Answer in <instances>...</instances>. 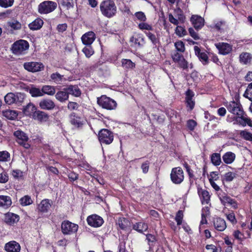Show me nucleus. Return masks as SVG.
Instances as JSON below:
<instances>
[{"instance_id":"1","label":"nucleus","mask_w":252,"mask_h":252,"mask_svg":"<svg viewBox=\"0 0 252 252\" xmlns=\"http://www.w3.org/2000/svg\"><path fill=\"white\" fill-rule=\"evenodd\" d=\"M102 14L108 18L114 16L117 13V7L113 0H104L100 4Z\"/></svg>"},{"instance_id":"2","label":"nucleus","mask_w":252,"mask_h":252,"mask_svg":"<svg viewBox=\"0 0 252 252\" xmlns=\"http://www.w3.org/2000/svg\"><path fill=\"white\" fill-rule=\"evenodd\" d=\"M29 47V43L27 40L19 39L12 44L11 50L15 55H24L27 53Z\"/></svg>"},{"instance_id":"3","label":"nucleus","mask_w":252,"mask_h":252,"mask_svg":"<svg viewBox=\"0 0 252 252\" xmlns=\"http://www.w3.org/2000/svg\"><path fill=\"white\" fill-rule=\"evenodd\" d=\"M97 103L99 106L108 110H115L117 106L115 100L106 95H102L97 97Z\"/></svg>"},{"instance_id":"4","label":"nucleus","mask_w":252,"mask_h":252,"mask_svg":"<svg viewBox=\"0 0 252 252\" xmlns=\"http://www.w3.org/2000/svg\"><path fill=\"white\" fill-rule=\"evenodd\" d=\"M98 139L101 145H109L113 141L114 133L110 130L102 128L98 132Z\"/></svg>"},{"instance_id":"5","label":"nucleus","mask_w":252,"mask_h":252,"mask_svg":"<svg viewBox=\"0 0 252 252\" xmlns=\"http://www.w3.org/2000/svg\"><path fill=\"white\" fill-rule=\"evenodd\" d=\"M182 165L188 175L189 181L190 183H193L194 181L202 178V170L201 168L196 167L194 171L191 169L190 166L188 163L185 161L183 162Z\"/></svg>"},{"instance_id":"6","label":"nucleus","mask_w":252,"mask_h":252,"mask_svg":"<svg viewBox=\"0 0 252 252\" xmlns=\"http://www.w3.org/2000/svg\"><path fill=\"white\" fill-rule=\"evenodd\" d=\"M57 3L51 0H45L38 6V12L40 14H47L54 11L57 7Z\"/></svg>"},{"instance_id":"7","label":"nucleus","mask_w":252,"mask_h":252,"mask_svg":"<svg viewBox=\"0 0 252 252\" xmlns=\"http://www.w3.org/2000/svg\"><path fill=\"white\" fill-rule=\"evenodd\" d=\"M171 182L175 185L181 184L184 180V172L182 168L180 167H174L171 169L170 175Z\"/></svg>"},{"instance_id":"8","label":"nucleus","mask_w":252,"mask_h":252,"mask_svg":"<svg viewBox=\"0 0 252 252\" xmlns=\"http://www.w3.org/2000/svg\"><path fill=\"white\" fill-rule=\"evenodd\" d=\"M174 12L178 19L175 18L172 13H169L168 14L169 21L174 25L184 24L186 21V16L184 14L183 11L180 7H177L174 9Z\"/></svg>"},{"instance_id":"9","label":"nucleus","mask_w":252,"mask_h":252,"mask_svg":"<svg viewBox=\"0 0 252 252\" xmlns=\"http://www.w3.org/2000/svg\"><path fill=\"white\" fill-rule=\"evenodd\" d=\"M13 135L16 138V141L20 145L23 146L26 149H29L31 145L27 143L29 140L27 133L21 130H17L14 132Z\"/></svg>"},{"instance_id":"10","label":"nucleus","mask_w":252,"mask_h":252,"mask_svg":"<svg viewBox=\"0 0 252 252\" xmlns=\"http://www.w3.org/2000/svg\"><path fill=\"white\" fill-rule=\"evenodd\" d=\"M227 110L233 115H236L237 117L242 114L244 111L243 107L239 102H236L234 100L227 102L225 105Z\"/></svg>"},{"instance_id":"11","label":"nucleus","mask_w":252,"mask_h":252,"mask_svg":"<svg viewBox=\"0 0 252 252\" xmlns=\"http://www.w3.org/2000/svg\"><path fill=\"white\" fill-rule=\"evenodd\" d=\"M185 102L188 111H192L195 105V101L194 98V93L190 89H188L185 92Z\"/></svg>"},{"instance_id":"12","label":"nucleus","mask_w":252,"mask_h":252,"mask_svg":"<svg viewBox=\"0 0 252 252\" xmlns=\"http://www.w3.org/2000/svg\"><path fill=\"white\" fill-rule=\"evenodd\" d=\"M78 225L68 220L63 221L61 225V229L64 234L70 235L77 232Z\"/></svg>"},{"instance_id":"13","label":"nucleus","mask_w":252,"mask_h":252,"mask_svg":"<svg viewBox=\"0 0 252 252\" xmlns=\"http://www.w3.org/2000/svg\"><path fill=\"white\" fill-rule=\"evenodd\" d=\"M129 42L131 46H134L137 48H141L145 44L146 41L142 34L136 33L130 38Z\"/></svg>"},{"instance_id":"14","label":"nucleus","mask_w":252,"mask_h":252,"mask_svg":"<svg viewBox=\"0 0 252 252\" xmlns=\"http://www.w3.org/2000/svg\"><path fill=\"white\" fill-rule=\"evenodd\" d=\"M216 48L218 50V53L223 56L230 54L233 50V46L226 42H218L215 44Z\"/></svg>"},{"instance_id":"15","label":"nucleus","mask_w":252,"mask_h":252,"mask_svg":"<svg viewBox=\"0 0 252 252\" xmlns=\"http://www.w3.org/2000/svg\"><path fill=\"white\" fill-rule=\"evenodd\" d=\"M24 67L28 71L35 72L43 70L44 69V65L41 63L27 62L24 63Z\"/></svg>"},{"instance_id":"16","label":"nucleus","mask_w":252,"mask_h":252,"mask_svg":"<svg viewBox=\"0 0 252 252\" xmlns=\"http://www.w3.org/2000/svg\"><path fill=\"white\" fill-rule=\"evenodd\" d=\"M87 220L88 224L94 227H98L101 226L104 222L102 218L96 215H92L89 216Z\"/></svg>"},{"instance_id":"17","label":"nucleus","mask_w":252,"mask_h":252,"mask_svg":"<svg viewBox=\"0 0 252 252\" xmlns=\"http://www.w3.org/2000/svg\"><path fill=\"white\" fill-rule=\"evenodd\" d=\"M190 21L194 29L198 31L202 29L204 25V19L198 15H192Z\"/></svg>"},{"instance_id":"18","label":"nucleus","mask_w":252,"mask_h":252,"mask_svg":"<svg viewBox=\"0 0 252 252\" xmlns=\"http://www.w3.org/2000/svg\"><path fill=\"white\" fill-rule=\"evenodd\" d=\"M55 102L49 98H43L39 102V107L42 110H52L55 108Z\"/></svg>"},{"instance_id":"19","label":"nucleus","mask_w":252,"mask_h":252,"mask_svg":"<svg viewBox=\"0 0 252 252\" xmlns=\"http://www.w3.org/2000/svg\"><path fill=\"white\" fill-rule=\"evenodd\" d=\"M236 121L241 126H245L247 125L252 127V121L248 117L244 111L239 116L236 117Z\"/></svg>"},{"instance_id":"20","label":"nucleus","mask_w":252,"mask_h":252,"mask_svg":"<svg viewBox=\"0 0 252 252\" xmlns=\"http://www.w3.org/2000/svg\"><path fill=\"white\" fill-rule=\"evenodd\" d=\"M96 36L94 32L90 31L86 32L81 37V40L83 44L90 46L95 39Z\"/></svg>"},{"instance_id":"21","label":"nucleus","mask_w":252,"mask_h":252,"mask_svg":"<svg viewBox=\"0 0 252 252\" xmlns=\"http://www.w3.org/2000/svg\"><path fill=\"white\" fill-rule=\"evenodd\" d=\"M194 50L195 55L203 65H207L209 63V58L206 53L201 52L199 47L197 46L194 47Z\"/></svg>"},{"instance_id":"22","label":"nucleus","mask_w":252,"mask_h":252,"mask_svg":"<svg viewBox=\"0 0 252 252\" xmlns=\"http://www.w3.org/2000/svg\"><path fill=\"white\" fill-rule=\"evenodd\" d=\"M4 250L7 252H19L21 247L18 243L15 241H11L5 245Z\"/></svg>"},{"instance_id":"23","label":"nucleus","mask_w":252,"mask_h":252,"mask_svg":"<svg viewBox=\"0 0 252 252\" xmlns=\"http://www.w3.org/2000/svg\"><path fill=\"white\" fill-rule=\"evenodd\" d=\"M4 222L9 225H14L19 220V216L12 213H8L5 215Z\"/></svg>"},{"instance_id":"24","label":"nucleus","mask_w":252,"mask_h":252,"mask_svg":"<svg viewBox=\"0 0 252 252\" xmlns=\"http://www.w3.org/2000/svg\"><path fill=\"white\" fill-rule=\"evenodd\" d=\"M69 118L71 124L74 126L80 127L83 125L82 118L79 116L76 113L72 112L69 115Z\"/></svg>"},{"instance_id":"25","label":"nucleus","mask_w":252,"mask_h":252,"mask_svg":"<svg viewBox=\"0 0 252 252\" xmlns=\"http://www.w3.org/2000/svg\"><path fill=\"white\" fill-rule=\"evenodd\" d=\"M214 226L216 230L220 231H222L226 228L225 221L220 218H217L214 219Z\"/></svg>"},{"instance_id":"26","label":"nucleus","mask_w":252,"mask_h":252,"mask_svg":"<svg viewBox=\"0 0 252 252\" xmlns=\"http://www.w3.org/2000/svg\"><path fill=\"white\" fill-rule=\"evenodd\" d=\"M239 62L245 65L250 64L252 60V55L248 52H242L239 55Z\"/></svg>"},{"instance_id":"27","label":"nucleus","mask_w":252,"mask_h":252,"mask_svg":"<svg viewBox=\"0 0 252 252\" xmlns=\"http://www.w3.org/2000/svg\"><path fill=\"white\" fill-rule=\"evenodd\" d=\"M36 106L31 102H30L26 106L23 107V112L24 114L28 116H32L33 117L34 113L36 111Z\"/></svg>"},{"instance_id":"28","label":"nucleus","mask_w":252,"mask_h":252,"mask_svg":"<svg viewBox=\"0 0 252 252\" xmlns=\"http://www.w3.org/2000/svg\"><path fill=\"white\" fill-rule=\"evenodd\" d=\"M55 94L56 98L61 102H64L67 100L69 98V95L65 88H63V90L58 91Z\"/></svg>"},{"instance_id":"29","label":"nucleus","mask_w":252,"mask_h":252,"mask_svg":"<svg viewBox=\"0 0 252 252\" xmlns=\"http://www.w3.org/2000/svg\"><path fill=\"white\" fill-rule=\"evenodd\" d=\"M49 118V116L47 113L40 110H36L33 117L34 119L37 120L40 122H46L48 120Z\"/></svg>"},{"instance_id":"30","label":"nucleus","mask_w":252,"mask_h":252,"mask_svg":"<svg viewBox=\"0 0 252 252\" xmlns=\"http://www.w3.org/2000/svg\"><path fill=\"white\" fill-rule=\"evenodd\" d=\"M65 90L67 91L68 95L71 94L75 97H79L81 94V91L76 85H70L66 87Z\"/></svg>"},{"instance_id":"31","label":"nucleus","mask_w":252,"mask_h":252,"mask_svg":"<svg viewBox=\"0 0 252 252\" xmlns=\"http://www.w3.org/2000/svg\"><path fill=\"white\" fill-rule=\"evenodd\" d=\"M14 99V104L16 106H22L26 99V95L24 93H15Z\"/></svg>"},{"instance_id":"32","label":"nucleus","mask_w":252,"mask_h":252,"mask_svg":"<svg viewBox=\"0 0 252 252\" xmlns=\"http://www.w3.org/2000/svg\"><path fill=\"white\" fill-rule=\"evenodd\" d=\"M43 23V21L41 19L37 18L29 24V27L32 31L38 30L42 28Z\"/></svg>"},{"instance_id":"33","label":"nucleus","mask_w":252,"mask_h":252,"mask_svg":"<svg viewBox=\"0 0 252 252\" xmlns=\"http://www.w3.org/2000/svg\"><path fill=\"white\" fill-rule=\"evenodd\" d=\"M117 223L119 227L123 230L128 231L130 230L131 223L130 221L126 218H120Z\"/></svg>"},{"instance_id":"34","label":"nucleus","mask_w":252,"mask_h":252,"mask_svg":"<svg viewBox=\"0 0 252 252\" xmlns=\"http://www.w3.org/2000/svg\"><path fill=\"white\" fill-rule=\"evenodd\" d=\"M198 193L202 204H208L209 203L210 196L207 190L204 189L198 190Z\"/></svg>"},{"instance_id":"35","label":"nucleus","mask_w":252,"mask_h":252,"mask_svg":"<svg viewBox=\"0 0 252 252\" xmlns=\"http://www.w3.org/2000/svg\"><path fill=\"white\" fill-rule=\"evenodd\" d=\"M235 154L231 152H227L222 156L223 162L227 164L232 163L235 159Z\"/></svg>"},{"instance_id":"36","label":"nucleus","mask_w":252,"mask_h":252,"mask_svg":"<svg viewBox=\"0 0 252 252\" xmlns=\"http://www.w3.org/2000/svg\"><path fill=\"white\" fill-rule=\"evenodd\" d=\"M42 93L48 95L53 96L56 94V88L55 86L51 85H43L42 88Z\"/></svg>"},{"instance_id":"37","label":"nucleus","mask_w":252,"mask_h":252,"mask_svg":"<svg viewBox=\"0 0 252 252\" xmlns=\"http://www.w3.org/2000/svg\"><path fill=\"white\" fill-rule=\"evenodd\" d=\"M92 192L95 193L96 195L94 198V200L95 201L96 204H99L100 203H106L105 200L103 199L102 197L99 195V193L97 191L96 187H93L92 186L89 187L88 189Z\"/></svg>"},{"instance_id":"38","label":"nucleus","mask_w":252,"mask_h":252,"mask_svg":"<svg viewBox=\"0 0 252 252\" xmlns=\"http://www.w3.org/2000/svg\"><path fill=\"white\" fill-rule=\"evenodd\" d=\"M148 228L147 224L143 222H137L133 225V229L140 233L146 231Z\"/></svg>"},{"instance_id":"39","label":"nucleus","mask_w":252,"mask_h":252,"mask_svg":"<svg viewBox=\"0 0 252 252\" xmlns=\"http://www.w3.org/2000/svg\"><path fill=\"white\" fill-rule=\"evenodd\" d=\"M3 116L9 120H14L17 119L18 113L15 110H6L2 112Z\"/></svg>"},{"instance_id":"40","label":"nucleus","mask_w":252,"mask_h":252,"mask_svg":"<svg viewBox=\"0 0 252 252\" xmlns=\"http://www.w3.org/2000/svg\"><path fill=\"white\" fill-rule=\"evenodd\" d=\"M144 33L151 41L153 45L156 47L157 46V44L159 43V39L155 34L150 32L146 31L144 32Z\"/></svg>"},{"instance_id":"41","label":"nucleus","mask_w":252,"mask_h":252,"mask_svg":"<svg viewBox=\"0 0 252 252\" xmlns=\"http://www.w3.org/2000/svg\"><path fill=\"white\" fill-rule=\"evenodd\" d=\"M29 93L32 97H37L43 96V94L42 93V90L35 87L32 86L29 89Z\"/></svg>"},{"instance_id":"42","label":"nucleus","mask_w":252,"mask_h":252,"mask_svg":"<svg viewBox=\"0 0 252 252\" xmlns=\"http://www.w3.org/2000/svg\"><path fill=\"white\" fill-rule=\"evenodd\" d=\"M58 3L63 8L67 10L74 7L73 0H58Z\"/></svg>"},{"instance_id":"43","label":"nucleus","mask_w":252,"mask_h":252,"mask_svg":"<svg viewBox=\"0 0 252 252\" xmlns=\"http://www.w3.org/2000/svg\"><path fill=\"white\" fill-rule=\"evenodd\" d=\"M211 161L212 164L215 166H219L220 164L221 161V156L220 153H213L211 155Z\"/></svg>"},{"instance_id":"44","label":"nucleus","mask_w":252,"mask_h":252,"mask_svg":"<svg viewBox=\"0 0 252 252\" xmlns=\"http://www.w3.org/2000/svg\"><path fill=\"white\" fill-rule=\"evenodd\" d=\"M221 203L225 205L228 204L229 205H234L236 203L234 199H232L230 197L228 196L227 194L224 193V195L219 196Z\"/></svg>"},{"instance_id":"45","label":"nucleus","mask_w":252,"mask_h":252,"mask_svg":"<svg viewBox=\"0 0 252 252\" xmlns=\"http://www.w3.org/2000/svg\"><path fill=\"white\" fill-rule=\"evenodd\" d=\"M51 79L57 84H60L63 80V75H61L58 72L53 73L51 74Z\"/></svg>"},{"instance_id":"46","label":"nucleus","mask_w":252,"mask_h":252,"mask_svg":"<svg viewBox=\"0 0 252 252\" xmlns=\"http://www.w3.org/2000/svg\"><path fill=\"white\" fill-rule=\"evenodd\" d=\"M122 66L126 69H132L135 67V64L130 59H123L122 60Z\"/></svg>"},{"instance_id":"47","label":"nucleus","mask_w":252,"mask_h":252,"mask_svg":"<svg viewBox=\"0 0 252 252\" xmlns=\"http://www.w3.org/2000/svg\"><path fill=\"white\" fill-rule=\"evenodd\" d=\"M177 27L175 30V33L179 37H183L187 35L188 33L186 30L185 27L176 25Z\"/></svg>"},{"instance_id":"48","label":"nucleus","mask_w":252,"mask_h":252,"mask_svg":"<svg viewBox=\"0 0 252 252\" xmlns=\"http://www.w3.org/2000/svg\"><path fill=\"white\" fill-rule=\"evenodd\" d=\"M243 96L252 102V82L248 84Z\"/></svg>"},{"instance_id":"49","label":"nucleus","mask_w":252,"mask_h":252,"mask_svg":"<svg viewBox=\"0 0 252 252\" xmlns=\"http://www.w3.org/2000/svg\"><path fill=\"white\" fill-rule=\"evenodd\" d=\"M15 93H9L4 96V101L8 105L14 104Z\"/></svg>"},{"instance_id":"50","label":"nucleus","mask_w":252,"mask_h":252,"mask_svg":"<svg viewBox=\"0 0 252 252\" xmlns=\"http://www.w3.org/2000/svg\"><path fill=\"white\" fill-rule=\"evenodd\" d=\"M91 176L92 177V179L91 180V182L94 184H95V182H97L101 185L105 184V182L104 180L99 175L97 174H94V175H91Z\"/></svg>"},{"instance_id":"51","label":"nucleus","mask_w":252,"mask_h":252,"mask_svg":"<svg viewBox=\"0 0 252 252\" xmlns=\"http://www.w3.org/2000/svg\"><path fill=\"white\" fill-rule=\"evenodd\" d=\"M240 136L244 139L252 141V133L247 130H242L240 132Z\"/></svg>"},{"instance_id":"52","label":"nucleus","mask_w":252,"mask_h":252,"mask_svg":"<svg viewBox=\"0 0 252 252\" xmlns=\"http://www.w3.org/2000/svg\"><path fill=\"white\" fill-rule=\"evenodd\" d=\"M8 24L11 29L14 30H20L22 28L21 24L16 20H14L11 22H9Z\"/></svg>"},{"instance_id":"53","label":"nucleus","mask_w":252,"mask_h":252,"mask_svg":"<svg viewBox=\"0 0 252 252\" xmlns=\"http://www.w3.org/2000/svg\"><path fill=\"white\" fill-rule=\"evenodd\" d=\"M82 52L84 53L86 57L88 58H90L94 53V51L91 46H86L82 49Z\"/></svg>"},{"instance_id":"54","label":"nucleus","mask_w":252,"mask_h":252,"mask_svg":"<svg viewBox=\"0 0 252 252\" xmlns=\"http://www.w3.org/2000/svg\"><path fill=\"white\" fill-rule=\"evenodd\" d=\"M138 27L140 30L142 31L145 30L148 31V32H150L153 30V28L152 25L145 23V22H142L141 23H140L138 25Z\"/></svg>"},{"instance_id":"55","label":"nucleus","mask_w":252,"mask_h":252,"mask_svg":"<svg viewBox=\"0 0 252 252\" xmlns=\"http://www.w3.org/2000/svg\"><path fill=\"white\" fill-rule=\"evenodd\" d=\"M12 201L10 196L0 195V205H11Z\"/></svg>"},{"instance_id":"56","label":"nucleus","mask_w":252,"mask_h":252,"mask_svg":"<svg viewBox=\"0 0 252 252\" xmlns=\"http://www.w3.org/2000/svg\"><path fill=\"white\" fill-rule=\"evenodd\" d=\"M175 47L178 52L183 53L185 51L184 43L181 40H178L174 44Z\"/></svg>"},{"instance_id":"57","label":"nucleus","mask_w":252,"mask_h":252,"mask_svg":"<svg viewBox=\"0 0 252 252\" xmlns=\"http://www.w3.org/2000/svg\"><path fill=\"white\" fill-rule=\"evenodd\" d=\"M21 205H31L32 203V200L29 195H25L20 199Z\"/></svg>"},{"instance_id":"58","label":"nucleus","mask_w":252,"mask_h":252,"mask_svg":"<svg viewBox=\"0 0 252 252\" xmlns=\"http://www.w3.org/2000/svg\"><path fill=\"white\" fill-rule=\"evenodd\" d=\"M14 0H0V6L3 8H8L13 5Z\"/></svg>"},{"instance_id":"59","label":"nucleus","mask_w":252,"mask_h":252,"mask_svg":"<svg viewBox=\"0 0 252 252\" xmlns=\"http://www.w3.org/2000/svg\"><path fill=\"white\" fill-rule=\"evenodd\" d=\"M10 158V154L6 151L0 152V161H7Z\"/></svg>"},{"instance_id":"60","label":"nucleus","mask_w":252,"mask_h":252,"mask_svg":"<svg viewBox=\"0 0 252 252\" xmlns=\"http://www.w3.org/2000/svg\"><path fill=\"white\" fill-rule=\"evenodd\" d=\"M184 214L182 210H179L176 214L175 220L178 225H180L182 223Z\"/></svg>"},{"instance_id":"61","label":"nucleus","mask_w":252,"mask_h":252,"mask_svg":"<svg viewBox=\"0 0 252 252\" xmlns=\"http://www.w3.org/2000/svg\"><path fill=\"white\" fill-rule=\"evenodd\" d=\"M178 66L180 68L183 70H187L188 69V62L184 58L182 59L179 62L177 63Z\"/></svg>"},{"instance_id":"62","label":"nucleus","mask_w":252,"mask_h":252,"mask_svg":"<svg viewBox=\"0 0 252 252\" xmlns=\"http://www.w3.org/2000/svg\"><path fill=\"white\" fill-rule=\"evenodd\" d=\"M67 177L71 182H73L78 179L79 174L74 171H70L67 173Z\"/></svg>"},{"instance_id":"63","label":"nucleus","mask_w":252,"mask_h":252,"mask_svg":"<svg viewBox=\"0 0 252 252\" xmlns=\"http://www.w3.org/2000/svg\"><path fill=\"white\" fill-rule=\"evenodd\" d=\"M236 173L228 172L224 175V180L226 182H231L236 177Z\"/></svg>"},{"instance_id":"64","label":"nucleus","mask_w":252,"mask_h":252,"mask_svg":"<svg viewBox=\"0 0 252 252\" xmlns=\"http://www.w3.org/2000/svg\"><path fill=\"white\" fill-rule=\"evenodd\" d=\"M196 126L197 123L193 120L190 119L187 121V126L190 131H193Z\"/></svg>"}]
</instances>
